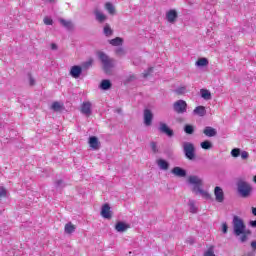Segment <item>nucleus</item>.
I'll return each mask as SVG.
<instances>
[{
	"label": "nucleus",
	"instance_id": "50",
	"mask_svg": "<svg viewBox=\"0 0 256 256\" xmlns=\"http://www.w3.org/2000/svg\"><path fill=\"white\" fill-rule=\"evenodd\" d=\"M49 3H55V0H48Z\"/></svg>",
	"mask_w": 256,
	"mask_h": 256
},
{
	"label": "nucleus",
	"instance_id": "45",
	"mask_svg": "<svg viewBox=\"0 0 256 256\" xmlns=\"http://www.w3.org/2000/svg\"><path fill=\"white\" fill-rule=\"evenodd\" d=\"M51 49H52V51H57V44L52 43L51 44Z\"/></svg>",
	"mask_w": 256,
	"mask_h": 256
},
{
	"label": "nucleus",
	"instance_id": "33",
	"mask_svg": "<svg viewBox=\"0 0 256 256\" xmlns=\"http://www.w3.org/2000/svg\"><path fill=\"white\" fill-rule=\"evenodd\" d=\"M204 256H215V248L210 246L207 251L204 252Z\"/></svg>",
	"mask_w": 256,
	"mask_h": 256
},
{
	"label": "nucleus",
	"instance_id": "15",
	"mask_svg": "<svg viewBox=\"0 0 256 256\" xmlns=\"http://www.w3.org/2000/svg\"><path fill=\"white\" fill-rule=\"evenodd\" d=\"M94 15L96 17V21L99 23H105L107 21V15H105L101 10L95 9L94 10Z\"/></svg>",
	"mask_w": 256,
	"mask_h": 256
},
{
	"label": "nucleus",
	"instance_id": "7",
	"mask_svg": "<svg viewBox=\"0 0 256 256\" xmlns=\"http://www.w3.org/2000/svg\"><path fill=\"white\" fill-rule=\"evenodd\" d=\"M214 195L217 203H223L225 201V193L223 192V189L221 187H215Z\"/></svg>",
	"mask_w": 256,
	"mask_h": 256
},
{
	"label": "nucleus",
	"instance_id": "46",
	"mask_svg": "<svg viewBox=\"0 0 256 256\" xmlns=\"http://www.w3.org/2000/svg\"><path fill=\"white\" fill-rule=\"evenodd\" d=\"M251 247H252V249H256V241L251 242Z\"/></svg>",
	"mask_w": 256,
	"mask_h": 256
},
{
	"label": "nucleus",
	"instance_id": "13",
	"mask_svg": "<svg viewBox=\"0 0 256 256\" xmlns=\"http://www.w3.org/2000/svg\"><path fill=\"white\" fill-rule=\"evenodd\" d=\"M159 132L165 133V135H168V137H173V130H171L169 126L163 122H160L159 124Z\"/></svg>",
	"mask_w": 256,
	"mask_h": 256
},
{
	"label": "nucleus",
	"instance_id": "41",
	"mask_svg": "<svg viewBox=\"0 0 256 256\" xmlns=\"http://www.w3.org/2000/svg\"><path fill=\"white\" fill-rule=\"evenodd\" d=\"M28 77H29V85L33 87V85H35V78L31 76V74H29Z\"/></svg>",
	"mask_w": 256,
	"mask_h": 256
},
{
	"label": "nucleus",
	"instance_id": "22",
	"mask_svg": "<svg viewBox=\"0 0 256 256\" xmlns=\"http://www.w3.org/2000/svg\"><path fill=\"white\" fill-rule=\"evenodd\" d=\"M59 23H61V25L63 27H65V29H68V31H71V29H73V22H71L69 20H65L63 18H60Z\"/></svg>",
	"mask_w": 256,
	"mask_h": 256
},
{
	"label": "nucleus",
	"instance_id": "5",
	"mask_svg": "<svg viewBox=\"0 0 256 256\" xmlns=\"http://www.w3.org/2000/svg\"><path fill=\"white\" fill-rule=\"evenodd\" d=\"M183 149L187 159H195V146L191 142H184Z\"/></svg>",
	"mask_w": 256,
	"mask_h": 256
},
{
	"label": "nucleus",
	"instance_id": "29",
	"mask_svg": "<svg viewBox=\"0 0 256 256\" xmlns=\"http://www.w3.org/2000/svg\"><path fill=\"white\" fill-rule=\"evenodd\" d=\"M103 33L106 37H111V35H113V30L111 29V26H109V24H106L104 26Z\"/></svg>",
	"mask_w": 256,
	"mask_h": 256
},
{
	"label": "nucleus",
	"instance_id": "31",
	"mask_svg": "<svg viewBox=\"0 0 256 256\" xmlns=\"http://www.w3.org/2000/svg\"><path fill=\"white\" fill-rule=\"evenodd\" d=\"M184 131H185V133H187V135H193V133L195 132V128L193 127V125L187 124L184 127Z\"/></svg>",
	"mask_w": 256,
	"mask_h": 256
},
{
	"label": "nucleus",
	"instance_id": "52",
	"mask_svg": "<svg viewBox=\"0 0 256 256\" xmlns=\"http://www.w3.org/2000/svg\"><path fill=\"white\" fill-rule=\"evenodd\" d=\"M205 99H209V98H205Z\"/></svg>",
	"mask_w": 256,
	"mask_h": 256
},
{
	"label": "nucleus",
	"instance_id": "43",
	"mask_svg": "<svg viewBox=\"0 0 256 256\" xmlns=\"http://www.w3.org/2000/svg\"><path fill=\"white\" fill-rule=\"evenodd\" d=\"M227 229H229L228 226H227V223H223L222 224V232L227 233Z\"/></svg>",
	"mask_w": 256,
	"mask_h": 256
},
{
	"label": "nucleus",
	"instance_id": "32",
	"mask_svg": "<svg viewBox=\"0 0 256 256\" xmlns=\"http://www.w3.org/2000/svg\"><path fill=\"white\" fill-rule=\"evenodd\" d=\"M93 65V59H90L84 63H82V69L87 70L90 69V67H92Z\"/></svg>",
	"mask_w": 256,
	"mask_h": 256
},
{
	"label": "nucleus",
	"instance_id": "14",
	"mask_svg": "<svg viewBox=\"0 0 256 256\" xmlns=\"http://www.w3.org/2000/svg\"><path fill=\"white\" fill-rule=\"evenodd\" d=\"M89 146L91 147V149H93L94 151H97V149H99V147H101V143L99 142V139L96 136H91L89 138Z\"/></svg>",
	"mask_w": 256,
	"mask_h": 256
},
{
	"label": "nucleus",
	"instance_id": "40",
	"mask_svg": "<svg viewBox=\"0 0 256 256\" xmlns=\"http://www.w3.org/2000/svg\"><path fill=\"white\" fill-rule=\"evenodd\" d=\"M240 155H241V159H249V152L247 151H242Z\"/></svg>",
	"mask_w": 256,
	"mask_h": 256
},
{
	"label": "nucleus",
	"instance_id": "51",
	"mask_svg": "<svg viewBox=\"0 0 256 256\" xmlns=\"http://www.w3.org/2000/svg\"><path fill=\"white\" fill-rule=\"evenodd\" d=\"M253 181H254V183H256V175L254 176Z\"/></svg>",
	"mask_w": 256,
	"mask_h": 256
},
{
	"label": "nucleus",
	"instance_id": "3",
	"mask_svg": "<svg viewBox=\"0 0 256 256\" xmlns=\"http://www.w3.org/2000/svg\"><path fill=\"white\" fill-rule=\"evenodd\" d=\"M98 59L103 65L105 73H109L113 67H115V60L107 56L104 52H98Z\"/></svg>",
	"mask_w": 256,
	"mask_h": 256
},
{
	"label": "nucleus",
	"instance_id": "4",
	"mask_svg": "<svg viewBox=\"0 0 256 256\" xmlns=\"http://www.w3.org/2000/svg\"><path fill=\"white\" fill-rule=\"evenodd\" d=\"M238 193L241 197L247 199V197H251V193H253V187L247 182H239Z\"/></svg>",
	"mask_w": 256,
	"mask_h": 256
},
{
	"label": "nucleus",
	"instance_id": "44",
	"mask_svg": "<svg viewBox=\"0 0 256 256\" xmlns=\"http://www.w3.org/2000/svg\"><path fill=\"white\" fill-rule=\"evenodd\" d=\"M116 53H117L118 55H123V53H124L123 48H117V49H116Z\"/></svg>",
	"mask_w": 256,
	"mask_h": 256
},
{
	"label": "nucleus",
	"instance_id": "37",
	"mask_svg": "<svg viewBox=\"0 0 256 256\" xmlns=\"http://www.w3.org/2000/svg\"><path fill=\"white\" fill-rule=\"evenodd\" d=\"M8 192H7V188L0 186V197H7Z\"/></svg>",
	"mask_w": 256,
	"mask_h": 256
},
{
	"label": "nucleus",
	"instance_id": "49",
	"mask_svg": "<svg viewBox=\"0 0 256 256\" xmlns=\"http://www.w3.org/2000/svg\"><path fill=\"white\" fill-rule=\"evenodd\" d=\"M61 183H63V181L58 180V181H57V186L59 187V185H61Z\"/></svg>",
	"mask_w": 256,
	"mask_h": 256
},
{
	"label": "nucleus",
	"instance_id": "6",
	"mask_svg": "<svg viewBox=\"0 0 256 256\" xmlns=\"http://www.w3.org/2000/svg\"><path fill=\"white\" fill-rule=\"evenodd\" d=\"M174 111L176 113H186L187 112V102L183 100H178L174 103Z\"/></svg>",
	"mask_w": 256,
	"mask_h": 256
},
{
	"label": "nucleus",
	"instance_id": "9",
	"mask_svg": "<svg viewBox=\"0 0 256 256\" xmlns=\"http://www.w3.org/2000/svg\"><path fill=\"white\" fill-rule=\"evenodd\" d=\"M101 215L104 219H111V217H113V212L111 211V206H109V204H104L102 206Z\"/></svg>",
	"mask_w": 256,
	"mask_h": 256
},
{
	"label": "nucleus",
	"instance_id": "42",
	"mask_svg": "<svg viewBox=\"0 0 256 256\" xmlns=\"http://www.w3.org/2000/svg\"><path fill=\"white\" fill-rule=\"evenodd\" d=\"M151 73H153L152 67L148 68V71L146 73H144L143 75H144V77H149V74H151Z\"/></svg>",
	"mask_w": 256,
	"mask_h": 256
},
{
	"label": "nucleus",
	"instance_id": "17",
	"mask_svg": "<svg viewBox=\"0 0 256 256\" xmlns=\"http://www.w3.org/2000/svg\"><path fill=\"white\" fill-rule=\"evenodd\" d=\"M172 174L176 177H185L187 175V172L181 167H174L172 169Z\"/></svg>",
	"mask_w": 256,
	"mask_h": 256
},
{
	"label": "nucleus",
	"instance_id": "25",
	"mask_svg": "<svg viewBox=\"0 0 256 256\" xmlns=\"http://www.w3.org/2000/svg\"><path fill=\"white\" fill-rule=\"evenodd\" d=\"M196 67H207L209 65V60L207 58H200L195 63Z\"/></svg>",
	"mask_w": 256,
	"mask_h": 256
},
{
	"label": "nucleus",
	"instance_id": "36",
	"mask_svg": "<svg viewBox=\"0 0 256 256\" xmlns=\"http://www.w3.org/2000/svg\"><path fill=\"white\" fill-rule=\"evenodd\" d=\"M232 157H239L241 155V150L239 148H234L231 151Z\"/></svg>",
	"mask_w": 256,
	"mask_h": 256
},
{
	"label": "nucleus",
	"instance_id": "27",
	"mask_svg": "<svg viewBox=\"0 0 256 256\" xmlns=\"http://www.w3.org/2000/svg\"><path fill=\"white\" fill-rule=\"evenodd\" d=\"M100 88H102L103 91H107L108 89H111V81L102 80V82L100 84Z\"/></svg>",
	"mask_w": 256,
	"mask_h": 256
},
{
	"label": "nucleus",
	"instance_id": "28",
	"mask_svg": "<svg viewBox=\"0 0 256 256\" xmlns=\"http://www.w3.org/2000/svg\"><path fill=\"white\" fill-rule=\"evenodd\" d=\"M188 207H189L190 213H197L198 211L197 205H195V202L193 200H189Z\"/></svg>",
	"mask_w": 256,
	"mask_h": 256
},
{
	"label": "nucleus",
	"instance_id": "1",
	"mask_svg": "<svg viewBox=\"0 0 256 256\" xmlns=\"http://www.w3.org/2000/svg\"><path fill=\"white\" fill-rule=\"evenodd\" d=\"M233 229L234 234L237 237H239V235H242L240 237V241L242 243H245V241H247V235H251V231L246 229L243 219L239 218L238 216H234L233 218Z\"/></svg>",
	"mask_w": 256,
	"mask_h": 256
},
{
	"label": "nucleus",
	"instance_id": "20",
	"mask_svg": "<svg viewBox=\"0 0 256 256\" xmlns=\"http://www.w3.org/2000/svg\"><path fill=\"white\" fill-rule=\"evenodd\" d=\"M203 133L206 135V137H215V135H217V130H215L213 127L207 126Z\"/></svg>",
	"mask_w": 256,
	"mask_h": 256
},
{
	"label": "nucleus",
	"instance_id": "12",
	"mask_svg": "<svg viewBox=\"0 0 256 256\" xmlns=\"http://www.w3.org/2000/svg\"><path fill=\"white\" fill-rule=\"evenodd\" d=\"M131 226L123 221H119L116 223L115 225V231H117V233H125V231H127V229H129Z\"/></svg>",
	"mask_w": 256,
	"mask_h": 256
},
{
	"label": "nucleus",
	"instance_id": "2",
	"mask_svg": "<svg viewBox=\"0 0 256 256\" xmlns=\"http://www.w3.org/2000/svg\"><path fill=\"white\" fill-rule=\"evenodd\" d=\"M190 185H193V191L196 195H201L204 199H211L209 192L201 189L203 187V180L199 176H190L188 178Z\"/></svg>",
	"mask_w": 256,
	"mask_h": 256
},
{
	"label": "nucleus",
	"instance_id": "47",
	"mask_svg": "<svg viewBox=\"0 0 256 256\" xmlns=\"http://www.w3.org/2000/svg\"><path fill=\"white\" fill-rule=\"evenodd\" d=\"M251 227H256V220L250 222Z\"/></svg>",
	"mask_w": 256,
	"mask_h": 256
},
{
	"label": "nucleus",
	"instance_id": "38",
	"mask_svg": "<svg viewBox=\"0 0 256 256\" xmlns=\"http://www.w3.org/2000/svg\"><path fill=\"white\" fill-rule=\"evenodd\" d=\"M150 147H151L153 153H159V148L157 147V143L151 142Z\"/></svg>",
	"mask_w": 256,
	"mask_h": 256
},
{
	"label": "nucleus",
	"instance_id": "21",
	"mask_svg": "<svg viewBox=\"0 0 256 256\" xmlns=\"http://www.w3.org/2000/svg\"><path fill=\"white\" fill-rule=\"evenodd\" d=\"M52 111H56L57 113L63 111L65 107L63 106V103L61 102H53L51 105Z\"/></svg>",
	"mask_w": 256,
	"mask_h": 256
},
{
	"label": "nucleus",
	"instance_id": "16",
	"mask_svg": "<svg viewBox=\"0 0 256 256\" xmlns=\"http://www.w3.org/2000/svg\"><path fill=\"white\" fill-rule=\"evenodd\" d=\"M177 11L176 10H170L166 13V19L168 23H175L177 21Z\"/></svg>",
	"mask_w": 256,
	"mask_h": 256
},
{
	"label": "nucleus",
	"instance_id": "11",
	"mask_svg": "<svg viewBox=\"0 0 256 256\" xmlns=\"http://www.w3.org/2000/svg\"><path fill=\"white\" fill-rule=\"evenodd\" d=\"M153 122V112L149 109L144 110V124L149 127Z\"/></svg>",
	"mask_w": 256,
	"mask_h": 256
},
{
	"label": "nucleus",
	"instance_id": "19",
	"mask_svg": "<svg viewBox=\"0 0 256 256\" xmlns=\"http://www.w3.org/2000/svg\"><path fill=\"white\" fill-rule=\"evenodd\" d=\"M193 113L195 115H198V117H205L207 114V110H205L204 106H197L194 110Z\"/></svg>",
	"mask_w": 256,
	"mask_h": 256
},
{
	"label": "nucleus",
	"instance_id": "8",
	"mask_svg": "<svg viewBox=\"0 0 256 256\" xmlns=\"http://www.w3.org/2000/svg\"><path fill=\"white\" fill-rule=\"evenodd\" d=\"M81 73H83V68L79 65H74L70 69V75L73 79H79V77H81Z\"/></svg>",
	"mask_w": 256,
	"mask_h": 256
},
{
	"label": "nucleus",
	"instance_id": "18",
	"mask_svg": "<svg viewBox=\"0 0 256 256\" xmlns=\"http://www.w3.org/2000/svg\"><path fill=\"white\" fill-rule=\"evenodd\" d=\"M156 164L158 165L159 169H161V171H167V169H169V162L164 159L156 160Z\"/></svg>",
	"mask_w": 256,
	"mask_h": 256
},
{
	"label": "nucleus",
	"instance_id": "34",
	"mask_svg": "<svg viewBox=\"0 0 256 256\" xmlns=\"http://www.w3.org/2000/svg\"><path fill=\"white\" fill-rule=\"evenodd\" d=\"M177 95H185L187 93V87L181 86L178 89H176Z\"/></svg>",
	"mask_w": 256,
	"mask_h": 256
},
{
	"label": "nucleus",
	"instance_id": "10",
	"mask_svg": "<svg viewBox=\"0 0 256 256\" xmlns=\"http://www.w3.org/2000/svg\"><path fill=\"white\" fill-rule=\"evenodd\" d=\"M91 107H92L91 102H84L80 108L81 114L85 115L86 117H90Z\"/></svg>",
	"mask_w": 256,
	"mask_h": 256
},
{
	"label": "nucleus",
	"instance_id": "30",
	"mask_svg": "<svg viewBox=\"0 0 256 256\" xmlns=\"http://www.w3.org/2000/svg\"><path fill=\"white\" fill-rule=\"evenodd\" d=\"M200 146H201L202 149H205V150H209V149L213 148V144L209 140H206V141L202 142L200 144Z\"/></svg>",
	"mask_w": 256,
	"mask_h": 256
},
{
	"label": "nucleus",
	"instance_id": "39",
	"mask_svg": "<svg viewBox=\"0 0 256 256\" xmlns=\"http://www.w3.org/2000/svg\"><path fill=\"white\" fill-rule=\"evenodd\" d=\"M44 24L45 25H53V19H51L49 17H45L44 18Z\"/></svg>",
	"mask_w": 256,
	"mask_h": 256
},
{
	"label": "nucleus",
	"instance_id": "24",
	"mask_svg": "<svg viewBox=\"0 0 256 256\" xmlns=\"http://www.w3.org/2000/svg\"><path fill=\"white\" fill-rule=\"evenodd\" d=\"M110 45H113V47H119L120 45H123V39L116 37L112 40H109Z\"/></svg>",
	"mask_w": 256,
	"mask_h": 256
},
{
	"label": "nucleus",
	"instance_id": "23",
	"mask_svg": "<svg viewBox=\"0 0 256 256\" xmlns=\"http://www.w3.org/2000/svg\"><path fill=\"white\" fill-rule=\"evenodd\" d=\"M75 229H76L75 225H73V223L71 222L67 223L64 227V231L68 235H71V233H75Z\"/></svg>",
	"mask_w": 256,
	"mask_h": 256
},
{
	"label": "nucleus",
	"instance_id": "48",
	"mask_svg": "<svg viewBox=\"0 0 256 256\" xmlns=\"http://www.w3.org/2000/svg\"><path fill=\"white\" fill-rule=\"evenodd\" d=\"M252 213H253V215H255V217H256V208H255V207L252 208Z\"/></svg>",
	"mask_w": 256,
	"mask_h": 256
},
{
	"label": "nucleus",
	"instance_id": "26",
	"mask_svg": "<svg viewBox=\"0 0 256 256\" xmlns=\"http://www.w3.org/2000/svg\"><path fill=\"white\" fill-rule=\"evenodd\" d=\"M105 9L110 15H115V6L111 2L105 4Z\"/></svg>",
	"mask_w": 256,
	"mask_h": 256
},
{
	"label": "nucleus",
	"instance_id": "35",
	"mask_svg": "<svg viewBox=\"0 0 256 256\" xmlns=\"http://www.w3.org/2000/svg\"><path fill=\"white\" fill-rule=\"evenodd\" d=\"M200 95L201 97H211V92L207 89H201Z\"/></svg>",
	"mask_w": 256,
	"mask_h": 256
}]
</instances>
